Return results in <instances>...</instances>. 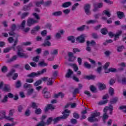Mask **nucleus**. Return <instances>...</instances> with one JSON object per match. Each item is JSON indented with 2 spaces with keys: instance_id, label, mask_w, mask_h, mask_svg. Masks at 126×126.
Segmentation results:
<instances>
[{
  "instance_id": "nucleus-7",
  "label": "nucleus",
  "mask_w": 126,
  "mask_h": 126,
  "mask_svg": "<svg viewBox=\"0 0 126 126\" xmlns=\"http://www.w3.org/2000/svg\"><path fill=\"white\" fill-rule=\"evenodd\" d=\"M86 37H87V36H86V34H82L79 36H78L76 38V40L77 42H79L81 44H83V43L85 42V38H86Z\"/></svg>"
},
{
  "instance_id": "nucleus-42",
  "label": "nucleus",
  "mask_w": 126,
  "mask_h": 126,
  "mask_svg": "<svg viewBox=\"0 0 126 126\" xmlns=\"http://www.w3.org/2000/svg\"><path fill=\"white\" fill-rule=\"evenodd\" d=\"M43 3H44V0H40V1L35 2V5L36 6H40L41 4H43Z\"/></svg>"
},
{
  "instance_id": "nucleus-60",
  "label": "nucleus",
  "mask_w": 126,
  "mask_h": 126,
  "mask_svg": "<svg viewBox=\"0 0 126 126\" xmlns=\"http://www.w3.org/2000/svg\"><path fill=\"white\" fill-rule=\"evenodd\" d=\"M31 8H30L27 5H25L24 6V7H23L22 10H24V11H27L28 10H30Z\"/></svg>"
},
{
  "instance_id": "nucleus-16",
  "label": "nucleus",
  "mask_w": 126,
  "mask_h": 126,
  "mask_svg": "<svg viewBox=\"0 0 126 126\" xmlns=\"http://www.w3.org/2000/svg\"><path fill=\"white\" fill-rule=\"evenodd\" d=\"M6 116H5V111L2 110L0 112V120H2V119H5Z\"/></svg>"
},
{
  "instance_id": "nucleus-63",
  "label": "nucleus",
  "mask_w": 126,
  "mask_h": 126,
  "mask_svg": "<svg viewBox=\"0 0 126 126\" xmlns=\"http://www.w3.org/2000/svg\"><path fill=\"white\" fill-rule=\"evenodd\" d=\"M39 59H40V57L37 56L36 57H33L32 61L35 63H38L39 62Z\"/></svg>"
},
{
  "instance_id": "nucleus-49",
  "label": "nucleus",
  "mask_w": 126,
  "mask_h": 126,
  "mask_svg": "<svg viewBox=\"0 0 126 126\" xmlns=\"http://www.w3.org/2000/svg\"><path fill=\"white\" fill-rule=\"evenodd\" d=\"M15 72V70L12 69L11 71L7 74V76L8 77L9 76H11L12 75H13L14 74V73Z\"/></svg>"
},
{
  "instance_id": "nucleus-58",
  "label": "nucleus",
  "mask_w": 126,
  "mask_h": 126,
  "mask_svg": "<svg viewBox=\"0 0 126 126\" xmlns=\"http://www.w3.org/2000/svg\"><path fill=\"white\" fill-rule=\"evenodd\" d=\"M100 115V112H96L92 114L93 116H94V118H96V117H99Z\"/></svg>"
},
{
  "instance_id": "nucleus-31",
  "label": "nucleus",
  "mask_w": 126,
  "mask_h": 126,
  "mask_svg": "<svg viewBox=\"0 0 126 126\" xmlns=\"http://www.w3.org/2000/svg\"><path fill=\"white\" fill-rule=\"evenodd\" d=\"M24 109V107H23V105H18L17 106V111L19 113H22V111H23Z\"/></svg>"
},
{
  "instance_id": "nucleus-20",
  "label": "nucleus",
  "mask_w": 126,
  "mask_h": 126,
  "mask_svg": "<svg viewBox=\"0 0 126 126\" xmlns=\"http://www.w3.org/2000/svg\"><path fill=\"white\" fill-rule=\"evenodd\" d=\"M71 5V2L70 1H67L63 3L62 4V7H64V8L66 7H68L69 6H70Z\"/></svg>"
},
{
  "instance_id": "nucleus-38",
  "label": "nucleus",
  "mask_w": 126,
  "mask_h": 126,
  "mask_svg": "<svg viewBox=\"0 0 126 126\" xmlns=\"http://www.w3.org/2000/svg\"><path fill=\"white\" fill-rule=\"evenodd\" d=\"M115 90L112 87L109 88V93L111 96H113L115 94Z\"/></svg>"
},
{
  "instance_id": "nucleus-33",
  "label": "nucleus",
  "mask_w": 126,
  "mask_h": 126,
  "mask_svg": "<svg viewBox=\"0 0 126 126\" xmlns=\"http://www.w3.org/2000/svg\"><path fill=\"white\" fill-rule=\"evenodd\" d=\"M38 65L43 67L44 66H47V65H48V63H45V61H42L38 63Z\"/></svg>"
},
{
  "instance_id": "nucleus-18",
  "label": "nucleus",
  "mask_w": 126,
  "mask_h": 126,
  "mask_svg": "<svg viewBox=\"0 0 126 126\" xmlns=\"http://www.w3.org/2000/svg\"><path fill=\"white\" fill-rule=\"evenodd\" d=\"M118 100H119V98L117 97H114L110 100V104H116V103L118 102Z\"/></svg>"
},
{
  "instance_id": "nucleus-21",
  "label": "nucleus",
  "mask_w": 126,
  "mask_h": 126,
  "mask_svg": "<svg viewBox=\"0 0 126 126\" xmlns=\"http://www.w3.org/2000/svg\"><path fill=\"white\" fill-rule=\"evenodd\" d=\"M117 14L118 18H119L120 19H122V18H123V17H124L125 16V14L123 12L118 11Z\"/></svg>"
},
{
  "instance_id": "nucleus-53",
  "label": "nucleus",
  "mask_w": 126,
  "mask_h": 126,
  "mask_svg": "<svg viewBox=\"0 0 126 126\" xmlns=\"http://www.w3.org/2000/svg\"><path fill=\"white\" fill-rule=\"evenodd\" d=\"M79 5V3H75L72 6V10H75L77 7Z\"/></svg>"
},
{
  "instance_id": "nucleus-17",
  "label": "nucleus",
  "mask_w": 126,
  "mask_h": 126,
  "mask_svg": "<svg viewBox=\"0 0 126 126\" xmlns=\"http://www.w3.org/2000/svg\"><path fill=\"white\" fill-rule=\"evenodd\" d=\"M53 79H54L53 77L48 79L47 82V85H48V86H53V84H54Z\"/></svg>"
},
{
  "instance_id": "nucleus-6",
  "label": "nucleus",
  "mask_w": 126,
  "mask_h": 126,
  "mask_svg": "<svg viewBox=\"0 0 126 126\" xmlns=\"http://www.w3.org/2000/svg\"><path fill=\"white\" fill-rule=\"evenodd\" d=\"M42 94L45 99H50L51 98V93L48 91V88H44L42 90Z\"/></svg>"
},
{
  "instance_id": "nucleus-32",
  "label": "nucleus",
  "mask_w": 126,
  "mask_h": 126,
  "mask_svg": "<svg viewBox=\"0 0 126 126\" xmlns=\"http://www.w3.org/2000/svg\"><path fill=\"white\" fill-rule=\"evenodd\" d=\"M118 82H122L123 84L124 83H126V77H123L122 79V80L120 79V77H118Z\"/></svg>"
},
{
  "instance_id": "nucleus-10",
  "label": "nucleus",
  "mask_w": 126,
  "mask_h": 126,
  "mask_svg": "<svg viewBox=\"0 0 126 126\" xmlns=\"http://www.w3.org/2000/svg\"><path fill=\"white\" fill-rule=\"evenodd\" d=\"M91 6L89 4H86L84 6L85 13L87 15H90L91 12H90Z\"/></svg>"
},
{
  "instance_id": "nucleus-56",
  "label": "nucleus",
  "mask_w": 126,
  "mask_h": 126,
  "mask_svg": "<svg viewBox=\"0 0 126 126\" xmlns=\"http://www.w3.org/2000/svg\"><path fill=\"white\" fill-rule=\"evenodd\" d=\"M35 113L36 115H40L42 113V110L40 108H38L35 110Z\"/></svg>"
},
{
  "instance_id": "nucleus-37",
  "label": "nucleus",
  "mask_w": 126,
  "mask_h": 126,
  "mask_svg": "<svg viewBox=\"0 0 126 126\" xmlns=\"http://www.w3.org/2000/svg\"><path fill=\"white\" fill-rule=\"evenodd\" d=\"M84 66L86 68H88L89 69H90V68H91V64L88 63V62H85L84 63Z\"/></svg>"
},
{
  "instance_id": "nucleus-55",
  "label": "nucleus",
  "mask_w": 126,
  "mask_h": 126,
  "mask_svg": "<svg viewBox=\"0 0 126 126\" xmlns=\"http://www.w3.org/2000/svg\"><path fill=\"white\" fill-rule=\"evenodd\" d=\"M103 13H104V14L106 15L107 17H111V13H110V12L107 10H104L103 11Z\"/></svg>"
},
{
  "instance_id": "nucleus-61",
  "label": "nucleus",
  "mask_w": 126,
  "mask_h": 126,
  "mask_svg": "<svg viewBox=\"0 0 126 126\" xmlns=\"http://www.w3.org/2000/svg\"><path fill=\"white\" fill-rule=\"evenodd\" d=\"M102 66H98L95 70V71H96V72H97V73H99V74H100V73H101V72L102 71Z\"/></svg>"
},
{
  "instance_id": "nucleus-41",
  "label": "nucleus",
  "mask_w": 126,
  "mask_h": 126,
  "mask_svg": "<svg viewBox=\"0 0 126 126\" xmlns=\"http://www.w3.org/2000/svg\"><path fill=\"white\" fill-rule=\"evenodd\" d=\"M108 118H109V115H108L107 113L103 114L102 119L103 122H104V123L106 122V120H108Z\"/></svg>"
},
{
  "instance_id": "nucleus-40",
  "label": "nucleus",
  "mask_w": 126,
  "mask_h": 126,
  "mask_svg": "<svg viewBox=\"0 0 126 126\" xmlns=\"http://www.w3.org/2000/svg\"><path fill=\"white\" fill-rule=\"evenodd\" d=\"M90 89L91 91L93 92V93H95V91L97 90V89L96 88V87H95V86L93 85L90 86Z\"/></svg>"
},
{
  "instance_id": "nucleus-23",
  "label": "nucleus",
  "mask_w": 126,
  "mask_h": 126,
  "mask_svg": "<svg viewBox=\"0 0 126 126\" xmlns=\"http://www.w3.org/2000/svg\"><path fill=\"white\" fill-rule=\"evenodd\" d=\"M96 78V76L93 75L85 76V78L86 79H88V80H90L91 79H94V78Z\"/></svg>"
},
{
  "instance_id": "nucleus-29",
  "label": "nucleus",
  "mask_w": 126,
  "mask_h": 126,
  "mask_svg": "<svg viewBox=\"0 0 126 126\" xmlns=\"http://www.w3.org/2000/svg\"><path fill=\"white\" fill-rule=\"evenodd\" d=\"M101 33L102 35H107L108 34V29L106 28H104L101 30Z\"/></svg>"
},
{
  "instance_id": "nucleus-1",
  "label": "nucleus",
  "mask_w": 126,
  "mask_h": 126,
  "mask_svg": "<svg viewBox=\"0 0 126 126\" xmlns=\"http://www.w3.org/2000/svg\"><path fill=\"white\" fill-rule=\"evenodd\" d=\"M17 49V55L13 56L10 59H8L7 60V63H12V62H14V61H16L17 60V58H25V59H27L28 58V55L24 53V51L23 50V48L20 45H18L16 47Z\"/></svg>"
},
{
  "instance_id": "nucleus-4",
  "label": "nucleus",
  "mask_w": 126,
  "mask_h": 126,
  "mask_svg": "<svg viewBox=\"0 0 126 126\" xmlns=\"http://www.w3.org/2000/svg\"><path fill=\"white\" fill-rule=\"evenodd\" d=\"M123 33V31H119L118 32L116 33V34H114L113 32H108V35L110 37V38H113V37H115L114 38V41H117L118 39H120V36L122 35Z\"/></svg>"
},
{
  "instance_id": "nucleus-44",
  "label": "nucleus",
  "mask_w": 126,
  "mask_h": 126,
  "mask_svg": "<svg viewBox=\"0 0 126 126\" xmlns=\"http://www.w3.org/2000/svg\"><path fill=\"white\" fill-rule=\"evenodd\" d=\"M15 87L16 88H20V87H21V81L18 80L16 82Z\"/></svg>"
},
{
  "instance_id": "nucleus-5",
  "label": "nucleus",
  "mask_w": 126,
  "mask_h": 126,
  "mask_svg": "<svg viewBox=\"0 0 126 126\" xmlns=\"http://www.w3.org/2000/svg\"><path fill=\"white\" fill-rule=\"evenodd\" d=\"M17 43H18V39L16 38L12 47L4 49L3 51L4 53H8L11 49L13 50V51H15V47L16 46V45H17Z\"/></svg>"
},
{
  "instance_id": "nucleus-46",
  "label": "nucleus",
  "mask_w": 126,
  "mask_h": 126,
  "mask_svg": "<svg viewBox=\"0 0 126 126\" xmlns=\"http://www.w3.org/2000/svg\"><path fill=\"white\" fill-rule=\"evenodd\" d=\"M59 54V50L58 49L54 50L53 51L51 52V55L52 56H56Z\"/></svg>"
},
{
  "instance_id": "nucleus-22",
  "label": "nucleus",
  "mask_w": 126,
  "mask_h": 126,
  "mask_svg": "<svg viewBox=\"0 0 126 126\" xmlns=\"http://www.w3.org/2000/svg\"><path fill=\"white\" fill-rule=\"evenodd\" d=\"M43 47H50L51 44L49 40H44V42L42 44Z\"/></svg>"
},
{
  "instance_id": "nucleus-59",
  "label": "nucleus",
  "mask_w": 126,
  "mask_h": 126,
  "mask_svg": "<svg viewBox=\"0 0 126 126\" xmlns=\"http://www.w3.org/2000/svg\"><path fill=\"white\" fill-rule=\"evenodd\" d=\"M25 68L26 69V70H31V67L28 63L25 64Z\"/></svg>"
},
{
  "instance_id": "nucleus-51",
  "label": "nucleus",
  "mask_w": 126,
  "mask_h": 126,
  "mask_svg": "<svg viewBox=\"0 0 126 126\" xmlns=\"http://www.w3.org/2000/svg\"><path fill=\"white\" fill-rule=\"evenodd\" d=\"M15 112V110L13 109H11L9 111V116H10L11 117L13 116V114H14Z\"/></svg>"
},
{
  "instance_id": "nucleus-15",
  "label": "nucleus",
  "mask_w": 126,
  "mask_h": 126,
  "mask_svg": "<svg viewBox=\"0 0 126 126\" xmlns=\"http://www.w3.org/2000/svg\"><path fill=\"white\" fill-rule=\"evenodd\" d=\"M72 74H73V71H72L71 69H68L67 72L65 75V77H66V78H70V77H71Z\"/></svg>"
},
{
  "instance_id": "nucleus-48",
  "label": "nucleus",
  "mask_w": 126,
  "mask_h": 126,
  "mask_svg": "<svg viewBox=\"0 0 126 126\" xmlns=\"http://www.w3.org/2000/svg\"><path fill=\"white\" fill-rule=\"evenodd\" d=\"M86 51L90 53L91 52V47H90V45H89V42H87V47L86 48Z\"/></svg>"
},
{
  "instance_id": "nucleus-14",
  "label": "nucleus",
  "mask_w": 126,
  "mask_h": 126,
  "mask_svg": "<svg viewBox=\"0 0 126 126\" xmlns=\"http://www.w3.org/2000/svg\"><path fill=\"white\" fill-rule=\"evenodd\" d=\"M97 86H98L99 90H100V91L105 90V89H106V85L104 83H98L97 84Z\"/></svg>"
},
{
  "instance_id": "nucleus-39",
  "label": "nucleus",
  "mask_w": 126,
  "mask_h": 126,
  "mask_svg": "<svg viewBox=\"0 0 126 126\" xmlns=\"http://www.w3.org/2000/svg\"><path fill=\"white\" fill-rule=\"evenodd\" d=\"M42 80H38L33 84L34 86H39V85H41V84H42Z\"/></svg>"
},
{
  "instance_id": "nucleus-27",
  "label": "nucleus",
  "mask_w": 126,
  "mask_h": 126,
  "mask_svg": "<svg viewBox=\"0 0 126 126\" xmlns=\"http://www.w3.org/2000/svg\"><path fill=\"white\" fill-rule=\"evenodd\" d=\"M63 14V12L61 11L54 12L52 13V15L54 16H61Z\"/></svg>"
},
{
  "instance_id": "nucleus-28",
  "label": "nucleus",
  "mask_w": 126,
  "mask_h": 126,
  "mask_svg": "<svg viewBox=\"0 0 126 126\" xmlns=\"http://www.w3.org/2000/svg\"><path fill=\"white\" fill-rule=\"evenodd\" d=\"M67 39L68 41H70L71 43H75V38H74V36L72 35L68 36Z\"/></svg>"
},
{
  "instance_id": "nucleus-3",
  "label": "nucleus",
  "mask_w": 126,
  "mask_h": 126,
  "mask_svg": "<svg viewBox=\"0 0 126 126\" xmlns=\"http://www.w3.org/2000/svg\"><path fill=\"white\" fill-rule=\"evenodd\" d=\"M45 72H47V68H43L41 70H39L37 71V72H32L30 74H29L27 75L28 77H30L31 78H34L35 76H40V75H42L44 74Z\"/></svg>"
},
{
  "instance_id": "nucleus-12",
  "label": "nucleus",
  "mask_w": 126,
  "mask_h": 126,
  "mask_svg": "<svg viewBox=\"0 0 126 126\" xmlns=\"http://www.w3.org/2000/svg\"><path fill=\"white\" fill-rule=\"evenodd\" d=\"M55 106H54L53 104H47V106L45 107V113H47L49 110L53 111V110H55Z\"/></svg>"
},
{
  "instance_id": "nucleus-26",
  "label": "nucleus",
  "mask_w": 126,
  "mask_h": 126,
  "mask_svg": "<svg viewBox=\"0 0 126 126\" xmlns=\"http://www.w3.org/2000/svg\"><path fill=\"white\" fill-rule=\"evenodd\" d=\"M3 90L6 92H10V86L8 85H5L3 88Z\"/></svg>"
},
{
  "instance_id": "nucleus-36",
  "label": "nucleus",
  "mask_w": 126,
  "mask_h": 126,
  "mask_svg": "<svg viewBox=\"0 0 126 126\" xmlns=\"http://www.w3.org/2000/svg\"><path fill=\"white\" fill-rule=\"evenodd\" d=\"M97 22L96 20H91L86 22L87 24H95Z\"/></svg>"
},
{
  "instance_id": "nucleus-34",
  "label": "nucleus",
  "mask_w": 126,
  "mask_h": 126,
  "mask_svg": "<svg viewBox=\"0 0 126 126\" xmlns=\"http://www.w3.org/2000/svg\"><path fill=\"white\" fill-rule=\"evenodd\" d=\"M26 24V21L23 20L21 24V25L19 26V28H22V29H24L25 28V25Z\"/></svg>"
},
{
  "instance_id": "nucleus-43",
  "label": "nucleus",
  "mask_w": 126,
  "mask_h": 126,
  "mask_svg": "<svg viewBox=\"0 0 126 126\" xmlns=\"http://www.w3.org/2000/svg\"><path fill=\"white\" fill-rule=\"evenodd\" d=\"M109 102V100L108 99H105V100H101L99 101L98 103V104L102 105H105V104H107Z\"/></svg>"
},
{
  "instance_id": "nucleus-35",
  "label": "nucleus",
  "mask_w": 126,
  "mask_h": 126,
  "mask_svg": "<svg viewBox=\"0 0 126 126\" xmlns=\"http://www.w3.org/2000/svg\"><path fill=\"white\" fill-rule=\"evenodd\" d=\"M52 122H53V117H50L47 119V122L45 123V125H47L49 126V125H51Z\"/></svg>"
},
{
  "instance_id": "nucleus-47",
  "label": "nucleus",
  "mask_w": 126,
  "mask_h": 126,
  "mask_svg": "<svg viewBox=\"0 0 126 126\" xmlns=\"http://www.w3.org/2000/svg\"><path fill=\"white\" fill-rule=\"evenodd\" d=\"M89 42V45H92V46H96L97 45V43H96V42L94 40H92L91 41H87V43Z\"/></svg>"
},
{
  "instance_id": "nucleus-11",
  "label": "nucleus",
  "mask_w": 126,
  "mask_h": 126,
  "mask_svg": "<svg viewBox=\"0 0 126 126\" xmlns=\"http://www.w3.org/2000/svg\"><path fill=\"white\" fill-rule=\"evenodd\" d=\"M100 120V118H94V116L92 115L91 117H89L88 118V122H90V123H95V122H99Z\"/></svg>"
},
{
  "instance_id": "nucleus-50",
  "label": "nucleus",
  "mask_w": 126,
  "mask_h": 126,
  "mask_svg": "<svg viewBox=\"0 0 126 126\" xmlns=\"http://www.w3.org/2000/svg\"><path fill=\"white\" fill-rule=\"evenodd\" d=\"M46 126V122H44V121H41L36 126Z\"/></svg>"
},
{
  "instance_id": "nucleus-9",
  "label": "nucleus",
  "mask_w": 126,
  "mask_h": 126,
  "mask_svg": "<svg viewBox=\"0 0 126 126\" xmlns=\"http://www.w3.org/2000/svg\"><path fill=\"white\" fill-rule=\"evenodd\" d=\"M36 23H38V21L35 20L33 18H29L27 20V25L29 27H31L32 25H34V24H36Z\"/></svg>"
},
{
  "instance_id": "nucleus-2",
  "label": "nucleus",
  "mask_w": 126,
  "mask_h": 126,
  "mask_svg": "<svg viewBox=\"0 0 126 126\" xmlns=\"http://www.w3.org/2000/svg\"><path fill=\"white\" fill-rule=\"evenodd\" d=\"M69 113H70V111L68 109H65L64 110V112L62 113V114L63 115L62 117H59L54 119V124H57L58 122H59V121L61 120L62 119H65L69 116Z\"/></svg>"
},
{
  "instance_id": "nucleus-19",
  "label": "nucleus",
  "mask_w": 126,
  "mask_h": 126,
  "mask_svg": "<svg viewBox=\"0 0 126 126\" xmlns=\"http://www.w3.org/2000/svg\"><path fill=\"white\" fill-rule=\"evenodd\" d=\"M65 63L67 65H70L71 66L72 65L73 68L74 69V71H77L78 70V66L76 65L75 64H68L67 63Z\"/></svg>"
},
{
  "instance_id": "nucleus-52",
  "label": "nucleus",
  "mask_w": 126,
  "mask_h": 126,
  "mask_svg": "<svg viewBox=\"0 0 126 126\" xmlns=\"http://www.w3.org/2000/svg\"><path fill=\"white\" fill-rule=\"evenodd\" d=\"M31 108H32L33 109H37L38 106H37V104L36 103L32 102V105H31Z\"/></svg>"
},
{
  "instance_id": "nucleus-24",
  "label": "nucleus",
  "mask_w": 126,
  "mask_h": 126,
  "mask_svg": "<svg viewBox=\"0 0 126 126\" xmlns=\"http://www.w3.org/2000/svg\"><path fill=\"white\" fill-rule=\"evenodd\" d=\"M85 27H86V26L85 25H82L81 27H78L77 28V31H78L79 32H82V31H84Z\"/></svg>"
},
{
  "instance_id": "nucleus-57",
  "label": "nucleus",
  "mask_w": 126,
  "mask_h": 126,
  "mask_svg": "<svg viewBox=\"0 0 126 126\" xmlns=\"http://www.w3.org/2000/svg\"><path fill=\"white\" fill-rule=\"evenodd\" d=\"M116 82V79L114 78L110 79L109 81V84L110 85H114V84Z\"/></svg>"
},
{
  "instance_id": "nucleus-64",
  "label": "nucleus",
  "mask_w": 126,
  "mask_h": 126,
  "mask_svg": "<svg viewBox=\"0 0 126 126\" xmlns=\"http://www.w3.org/2000/svg\"><path fill=\"white\" fill-rule=\"evenodd\" d=\"M1 71L4 73L6 72V71H7V67H6V66H3L1 68Z\"/></svg>"
},
{
  "instance_id": "nucleus-8",
  "label": "nucleus",
  "mask_w": 126,
  "mask_h": 126,
  "mask_svg": "<svg viewBox=\"0 0 126 126\" xmlns=\"http://www.w3.org/2000/svg\"><path fill=\"white\" fill-rule=\"evenodd\" d=\"M103 4L102 2L96 3L94 4V9L93 11L94 12H96V11H98V8H102L103 7Z\"/></svg>"
},
{
  "instance_id": "nucleus-30",
  "label": "nucleus",
  "mask_w": 126,
  "mask_h": 126,
  "mask_svg": "<svg viewBox=\"0 0 126 126\" xmlns=\"http://www.w3.org/2000/svg\"><path fill=\"white\" fill-rule=\"evenodd\" d=\"M23 87L25 89H30L32 87V85L30 84L26 83L24 84Z\"/></svg>"
},
{
  "instance_id": "nucleus-13",
  "label": "nucleus",
  "mask_w": 126,
  "mask_h": 126,
  "mask_svg": "<svg viewBox=\"0 0 126 126\" xmlns=\"http://www.w3.org/2000/svg\"><path fill=\"white\" fill-rule=\"evenodd\" d=\"M40 29H41V28L39 26H37L34 27L32 30L31 33L33 35H36V33H37V32H38V31H39V30H40Z\"/></svg>"
},
{
  "instance_id": "nucleus-62",
  "label": "nucleus",
  "mask_w": 126,
  "mask_h": 126,
  "mask_svg": "<svg viewBox=\"0 0 126 126\" xmlns=\"http://www.w3.org/2000/svg\"><path fill=\"white\" fill-rule=\"evenodd\" d=\"M109 70L110 72H118V70H117L115 68H109Z\"/></svg>"
},
{
  "instance_id": "nucleus-54",
  "label": "nucleus",
  "mask_w": 126,
  "mask_h": 126,
  "mask_svg": "<svg viewBox=\"0 0 126 126\" xmlns=\"http://www.w3.org/2000/svg\"><path fill=\"white\" fill-rule=\"evenodd\" d=\"M7 95H5L4 98L2 100H1L2 103H6L7 102V99H8Z\"/></svg>"
},
{
  "instance_id": "nucleus-25",
  "label": "nucleus",
  "mask_w": 126,
  "mask_h": 126,
  "mask_svg": "<svg viewBox=\"0 0 126 126\" xmlns=\"http://www.w3.org/2000/svg\"><path fill=\"white\" fill-rule=\"evenodd\" d=\"M30 14V13H29V12L23 13L22 14V15H21V19H24V18H25V17H27V16H28V15Z\"/></svg>"
},
{
  "instance_id": "nucleus-45",
  "label": "nucleus",
  "mask_w": 126,
  "mask_h": 126,
  "mask_svg": "<svg viewBox=\"0 0 126 126\" xmlns=\"http://www.w3.org/2000/svg\"><path fill=\"white\" fill-rule=\"evenodd\" d=\"M125 49V47L124 45H122L117 47V52L119 53H121V52H123V50Z\"/></svg>"
}]
</instances>
